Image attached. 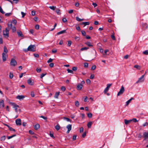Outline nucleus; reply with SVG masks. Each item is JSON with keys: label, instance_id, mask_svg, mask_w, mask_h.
<instances>
[{"label": "nucleus", "instance_id": "4468645a", "mask_svg": "<svg viewBox=\"0 0 148 148\" xmlns=\"http://www.w3.org/2000/svg\"><path fill=\"white\" fill-rule=\"evenodd\" d=\"M27 83L30 85H33L34 84V82H32L30 79H29L27 80Z\"/></svg>", "mask_w": 148, "mask_h": 148}, {"label": "nucleus", "instance_id": "bb28decb", "mask_svg": "<svg viewBox=\"0 0 148 148\" xmlns=\"http://www.w3.org/2000/svg\"><path fill=\"white\" fill-rule=\"evenodd\" d=\"M143 27V28H145L146 29L147 28L148 25L146 23H143L142 25Z\"/></svg>", "mask_w": 148, "mask_h": 148}, {"label": "nucleus", "instance_id": "9d476101", "mask_svg": "<svg viewBox=\"0 0 148 148\" xmlns=\"http://www.w3.org/2000/svg\"><path fill=\"white\" fill-rule=\"evenodd\" d=\"M15 122L17 125L19 126L21 125V120L20 119H16L15 121Z\"/></svg>", "mask_w": 148, "mask_h": 148}, {"label": "nucleus", "instance_id": "ddd939ff", "mask_svg": "<svg viewBox=\"0 0 148 148\" xmlns=\"http://www.w3.org/2000/svg\"><path fill=\"white\" fill-rule=\"evenodd\" d=\"M82 87L83 85L80 84L77 85V88L78 90H80L82 89Z\"/></svg>", "mask_w": 148, "mask_h": 148}, {"label": "nucleus", "instance_id": "a18cd8bd", "mask_svg": "<svg viewBox=\"0 0 148 148\" xmlns=\"http://www.w3.org/2000/svg\"><path fill=\"white\" fill-rule=\"evenodd\" d=\"M143 53L146 55H148V51L147 50H145L143 52Z\"/></svg>", "mask_w": 148, "mask_h": 148}, {"label": "nucleus", "instance_id": "412c9836", "mask_svg": "<svg viewBox=\"0 0 148 148\" xmlns=\"http://www.w3.org/2000/svg\"><path fill=\"white\" fill-rule=\"evenodd\" d=\"M34 129L36 130H38L40 128V125L38 124H36L34 126Z\"/></svg>", "mask_w": 148, "mask_h": 148}, {"label": "nucleus", "instance_id": "1a4fd4ad", "mask_svg": "<svg viewBox=\"0 0 148 148\" xmlns=\"http://www.w3.org/2000/svg\"><path fill=\"white\" fill-rule=\"evenodd\" d=\"M143 136L144 138L143 140H145L146 139L148 138V132H144Z\"/></svg>", "mask_w": 148, "mask_h": 148}, {"label": "nucleus", "instance_id": "c9c22d12", "mask_svg": "<svg viewBox=\"0 0 148 148\" xmlns=\"http://www.w3.org/2000/svg\"><path fill=\"white\" fill-rule=\"evenodd\" d=\"M75 105L77 107H78L79 106V104L78 101H75Z\"/></svg>", "mask_w": 148, "mask_h": 148}, {"label": "nucleus", "instance_id": "b1692460", "mask_svg": "<svg viewBox=\"0 0 148 148\" xmlns=\"http://www.w3.org/2000/svg\"><path fill=\"white\" fill-rule=\"evenodd\" d=\"M55 128L57 131L58 130L60 129V125L58 124L55 126Z\"/></svg>", "mask_w": 148, "mask_h": 148}, {"label": "nucleus", "instance_id": "20e7f679", "mask_svg": "<svg viewBox=\"0 0 148 148\" xmlns=\"http://www.w3.org/2000/svg\"><path fill=\"white\" fill-rule=\"evenodd\" d=\"M124 91V88L123 86H122L119 91L117 93V96H119L122 95Z\"/></svg>", "mask_w": 148, "mask_h": 148}, {"label": "nucleus", "instance_id": "c85d7f7f", "mask_svg": "<svg viewBox=\"0 0 148 148\" xmlns=\"http://www.w3.org/2000/svg\"><path fill=\"white\" fill-rule=\"evenodd\" d=\"M92 122H89L87 124V126L89 128H91L92 125Z\"/></svg>", "mask_w": 148, "mask_h": 148}, {"label": "nucleus", "instance_id": "680f3d73", "mask_svg": "<svg viewBox=\"0 0 148 148\" xmlns=\"http://www.w3.org/2000/svg\"><path fill=\"white\" fill-rule=\"evenodd\" d=\"M84 129L83 127H81L80 128L79 132L80 133H82Z\"/></svg>", "mask_w": 148, "mask_h": 148}, {"label": "nucleus", "instance_id": "8fccbe9b", "mask_svg": "<svg viewBox=\"0 0 148 148\" xmlns=\"http://www.w3.org/2000/svg\"><path fill=\"white\" fill-rule=\"evenodd\" d=\"M36 70L37 72L38 73H39L41 71V69H40H40L37 68L36 69Z\"/></svg>", "mask_w": 148, "mask_h": 148}, {"label": "nucleus", "instance_id": "a211bd4d", "mask_svg": "<svg viewBox=\"0 0 148 148\" xmlns=\"http://www.w3.org/2000/svg\"><path fill=\"white\" fill-rule=\"evenodd\" d=\"M134 99L133 97H132L130 99H129L128 101H127L126 103V104L125 105V106H127L130 103V101L133 99Z\"/></svg>", "mask_w": 148, "mask_h": 148}, {"label": "nucleus", "instance_id": "f257e3e1", "mask_svg": "<svg viewBox=\"0 0 148 148\" xmlns=\"http://www.w3.org/2000/svg\"><path fill=\"white\" fill-rule=\"evenodd\" d=\"M8 52L7 48L6 46H4V47L3 52L2 54V58L3 62H5L6 60V58L8 57L7 55L6 54Z\"/></svg>", "mask_w": 148, "mask_h": 148}, {"label": "nucleus", "instance_id": "58836bf2", "mask_svg": "<svg viewBox=\"0 0 148 148\" xmlns=\"http://www.w3.org/2000/svg\"><path fill=\"white\" fill-rule=\"evenodd\" d=\"M68 47H70L72 44V42L71 40H69L68 41Z\"/></svg>", "mask_w": 148, "mask_h": 148}, {"label": "nucleus", "instance_id": "603ef678", "mask_svg": "<svg viewBox=\"0 0 148 148\" xmlns=\"http://www.w3.org/2000/svg\"><path fill=\"white\" fill-rule=\"evenodd\" d=\"M67 71L68 73H73V71L72 70H70L69 69H67Z\"/></svg>", "mask_w": 148, "mask_h": 148}, {"label": "nucleus", "instance_id": "f8f14e48", "mask_svg": "<svg viewBox=\"0 0 148 148\" xmlns=\"http://www.w3.org/2000/svg\"><path fill=\"white\" fill-rule=\"evenodd\" d=\"M4 107V101L3 100H0V108H2Z\"/></svg>", "mask_w": 148, "mask_h": 148}, {"label": "nucleus", "instance_id": "37998d69", "mask_svg": "<svg viewBox=\"0 0 148 148\" xmlns=\"http://www.w3.org/2000/svg\"><path fill=\"white\" fill-rule=\"evenodd\" d=\"M61 89L62 91H64L66 90V88L65 87L62 86L61 87Z\"/></svg>", "mask_w": 148, "mask_h": 148}, {"label": "nucleus", "instance_id": "3c124183", "mask_svg": "<svg viewBox=\"0 0 148 148\" xmlns=\"http://www.w3.org/2000/svg\"><path fill=\"white\" fill-rule=\"evenodd\" d=\"M75 39L76 41H78L79 40L80 38L79 37L75 36Z\"/></svg>", "mask_w": 148, "mask_h": 148}, {"label": "nucleus", "instance_id": "13d9d810", "mask_svg": "<svg viewBox=\"0 0 148 148\" xmlns=\"http://www.w3.org/2000/svg\"><path fill=\"white\" fill-rule=\"evenodd\" d=\"M35 28L36 29H39V26L38 25H36L35 26Z\"/></svg>", "mask_w": 148, "mask_h": 148}, {"label": "nucleus", "instance_id": "f704fd0d", "mask_svg": "<svg viewBox=\"0 0 148 148\" xmlns=\"http://www.w3.org/2000/svg\"><path fill=\"white\" fill-rule=\"evenodd\" d=\"M88 49H89L88 47H85L82 48L81 49V51H83L84 50H86Z\"/></svg>", "mask_w": 148, "mask_h": 148}, {"label": "nucleus", "instance_id": "c756f323", "mask_svg": "<svg viewBox=\"0 0 148 148\" xmlns=\"http://www.w3.org/2000/svg\"><path fill=\"white\" fill-rule=\"evenodd\" d=\"M14 75L12 73L10 72L9 74V77L10 79H12Z\"/></svg>", "mask_w": 148, "mask_h": 148}, {"label": "nucleus", "instance_id": "72a5a7b5", "mask_svg": "<svg viewBox=\"0 0 148 148\" xmlns=\"http://www.w3.org/2000/svg\"><path fill=\"white\" fill-rule=\"evenodd\" d=\"M49 8L51 10H54L56 9V6H50L49 7Z\"/></svg>", "mask_w": 148, "mask_h": 148}, {"label": "nucleus", "instance_id": "a878e982", "mask_svg": "<svg viewBox=\"0 0 148 148\" xmlns=\"http://www.w3.org/2000/svg\"><path fill=\"white\" fill-rule=\"evenodd\" d=\"M76 20L79 22L81 21L84 20L83 19H81L80 18L78 17L77 16L76 17Z\"/></svg>", "mask_w": 148, "mask_h": 148}, {"label": "nucleus", "instance_id": "09e8293b", "mask_svg": "<svg viewBox=\"0 0 148 148\" xmlns=\"http://www.w3.org/2000/svg\"><path fill=\"white\" fill-rule=\"evenodd\" d=\"M8 128L10 131H13L14 132H15V129L12 127H10Z\"/></svg>", "mask_w": 148, "mask_h": 148}, {"label": "nucleus", "instance_id": "69168bd1", "mask_svg": "<svg viewBox=\"0 0 148 148\" xmlns=\"http://www.w3.org/2000/svg\"><path fill=\"white\" fill-rule=\"evenodd\" d=\"M40 118H42L43 119H44L45 120H47V118L46 117H45V116H40Z\"/></svg>", "mask_w": 148, "mask_h": 148}, {"label": "nucleus", "instance_id": "5fc2aeb1", "mask_svg": "<svg viewBox=\"0 0 148 148\" xmlns=\"http://www.w3.org/2000/svg\"><path fill=\"white\" fill-rule=\"evenodd\" d=\"M88 66V63H84V67L85 68H87Z\"/></svg>", "mask_w": 148, "mask_h": 148}, {"label": "nucleus", "instance_id": "2eb2a0df", "mask_svg": "<svg viewBox=\"0 0 148 148\" xmlns=\"http://www.w3.org/2000/svg\"><path fill=\"white\" fill-rule=\"evenodd\" d=\"M25 97L23 95H18L16 98L17 99L19 100H21L23 99Z\"/></svg>", "mask_w": 148, "mask_h": 148}, {"label": "nucleus", "instance_id": "6ab92c4d", "mask_svg": "<svg viewBox=\"0 0 148 148\" xmlns=\"http://www.w3.org/2000/svg\"><path fill=\"white\" fill-rule=\"evenodd\" d=\"M66 33V30H62V31L60 32H58L57 33V34L58 35H59L60 34H63L65 33Z\"/></svg>", "mask_w": 148, "mask_h": 148}, {"label": "nucleus", "instance_id": "338daca9", "mask_svg": "<svg viewBox=\"0 0 148 148\" xmlns=\"http://www.w3.org/2000/svg\"><path fill=\"white\" fill-rule=\"evenodd\" d=\"M49 66L51 67H53L54 66V64L53 63H51L49 64Z\"/></svg>", "mask_w": 148, "mask_h": 148}, {"label": "nucleus", "instance_id": "f3484780", "mask_svg": "<svg viewBox=\"0 0 148 148\" xmlns=\"http://www.w3.org/2000/svg\"><path fill=\"white\" fill-rule=\"evenodd\" d=\"M17 33L18 36L23 37V35L21 31L17 32Z\"/></svg>", "mask_w": 148, "mask_h": 148}, {"label": "nucleus", "instance_id": "49530a36", "mask_svg": "<svg viewBox=\"0 0 148 148\" xmlns=\"http://www.w3.org/2000/svg\"><path fill=\"white\" fill-rule=\"evenodd\" d=\"M12 28V31L13 32H15L16 31V28L15 27H13L11 28Z\"/></svg>", "mask_w": 148, "mask_h": 148}, {"label": "nucleus", "instance_id": "6e6552de", "mask_svg": "<svg viewBox=\"0 0 148 148\" xmlns=\"http://www.w3.org/2000/svg\"><path fill=\"white\" fill-rule=\"evenodd\" d=\"M112 85V84H108L107 85L106 87L105 88L104 90V92L105 94H106L108 91L109 88Z\"/></svg>", "mask_w": 148, "mask_h": 148}, {"label": "nucleus", "instance_id": "ea45409f", "mask_svg": "<svg viewBox=\"0 0 148 148\" xmlns=\"http://www.w3.org/2000/svg\"><path fill=\"white\" fill-rule=\"evenodd\" d=\"M0 12L3 14H5V12L3 11V9H2L1 7V6H0Z\"/></svg>", "mask_w": 148, "mask_h": 148}, {"label": "nucleus", "instance_id": "774afa93", "mask_svg": "<svg viewBox=\"0 0 148 148\" xmlns=\"http://www.w3.org/2000/svg\"><path fill=\"white\" fill-rule=\"evenodd\" d=\"M148 125V123L147 122H145L144 124H143V126L144 127L146 126H147Z\"/></svg>", "mask_w": 148, "mask_h": 148}, {"label": "nucleus", "instance_id": "423d86ee", "mask_svg": "<svg viewBox=\"0 0 148 148\" xmlns=\"http://www.w3.org/2000/svg\"><path fill=\"white\" fill-rule=\"evenodd\" d=\"M144 76L145 75H143L139 78L138 80L136 82V84H138L139 83L142 82H144L145 80Z\"/></svg>", "mask_w": 148, "mask_h": 148}, {"label": "nucleus", "instance_id": "4d7b16f0", "mask_svg": "<svg viewBox=\"0 0 148 148\" xmlns=\"http://www.w3.org/2000/svg\"><path fill=\"white\" fill-rule=\"evenodd\" d=\"M12 23L13 24H14L15 25H16V23H17L16 20L15 19L13 20Z\"/></svg>", "mask_w": 148, "mask_h": 148}, {"label": "nucleus", "instance_id": "c03bdc74", "mask_svg": "<svg viewBox=\"0 0 148 148\" xmlns=\"http://www.w3.org/2000/svg\"><path fill=\"white\" fill-rule=\"evenodd\" d=\"M96 66L95 65H93L92 67H91V70H95V69H96Z\"/></svg>", "mask_w": 148, "mask_h": 148}, {"label": "nucleus", "instance_id": "aec40b11", "mask_svg": "<svg viewBox=\"0 0 148 148\" xmlns=\"http://www.w3.org/2000/svg\"><path fill=\"white\" fill-rule=\"evenodd\" d=\"M8 27L7 28L9 29H11L12 28V24L11 22H8Z\"/></svg>", "mask_w": 148, "mask_h": 148}, {"label": "nucleus", "instance_id": "4c0bfd02", "mask_svg": "<svg viewBox=\"0 0 148 148\" xmlns=\"http://www.w3.org/2000/svg\"><path fill=\"white\" fill-rule=\"evenodd\" d=\"M87 116L89 118H91L92 117V114L91 113H88L87 114Z\"/></svg>", "mask_w": 148, "mask_h": 148}, {"label": "nucleus", "instance_id": "e433bc0d", "mask_svg": "<svg viewBox=\"0 0 148 148\" xmlns=\"http://www.w3.org/2000/svg\"><path fill=\"white\" fill-rule=\"evenodd\" d=\"M5 139V136H4L2 137H1V141H4Z\"/></svg>", "mask_w": 148, "mask_h": 148}, {"label": "nucleus", "instance_id": "7c9ffc66", "mask_svg": "<svg viewBox=\"0 0 148 148\" xmlns=\"http://www.w3.org/2000/svg\"><path fill=\"white\" fill-rule=\"evenodd\" d=\"M16 136V134H14V135H12L10 136H8L7 137V138L8 139H10L12 138L13 137Z\"/></svg>", "mask_w": 148, "mask_h": 148}, {"label": "nucleus", "instance_id": "4be33fe9", "mask_svg": "<svg viewBox=\"0 0 148 148\" xmlns=\"http://www.w3.org/2000/svg\"><path fill=\"white\" fill-rule=\"evenodd\" d=\"M89 22H83L82 24V25H84V26H85L87 25H89Z\"/></svg>", "mask_w": 148, "mask_h": 148}, {"label": "nucleus", "instance_id": "a19ab883", "mask_svg": "<svg viewBox=\"0 0 148 148\" xmlns=\"http://www.w3.org/2000/svg\"><path fill=\"white\" fill-rule=\"evenodd\" d=\"M12 14L11 13H6L5 14V16H9Z\"/></svg>", "mask_w": 148, "mask_h": 148}, {"label": "nucleus", "instance_id": "5701e85b", "mask_svg": "<svg viewBox=\"0 0 148 148\" xmlns=\"http://www.w3.org/2000/svg\"><path fill=\"white\" fill-rule=\"evenodd\" d=\"M85 44L87 45H88L89 47H92L93 45L91 44L90 42H86L85 43Z\"/></svg>", "mask_w": 148, "mask_h": 148}, {"label": "nucleus", "instance_id": "473e14b6", "mask_svg": "<svg viewBox=\"0 0 148 148\" xmlns=\"http://www.w3.org/2000/svg\"><path fill=\"white\" fill-rule=\"evenodd\" d=\"M134 67L139 70L141 68L140 66L137 65H134Z\"/></svg>", "mask_w": 148, "mask_h": 148}, {"label": "nucleus", "instance_id": "6e6d98bb", "mask_svg": "<svg viewBox=\"0 0 148 148\" xmlns=\"http://www.w3.org/2000/svg\"><path fill=\"white\" fill-rule=\"evenodd\" d=\"M86 82L87 84H90L91 81L89 79H86Z\"/></svg>", "mask_w": 148, "mask_h": 148}, {"label": "nucleus", "instance_id": "7ed1b4c3", "mask_svg": "<svg viewBox=\"0 0 148 148\" xmlns=\"http://www.w3.org/2000/svg\"><path fill=\"white\" fill-rule=\"evenodd\" d=\"M29 51L34 52L36 51V46L34 45H31L28 47Z\"/></svg>", "mask_w": 148, "mask_h": 148}, {"label": "nucleus", "instance_id": "052dcab7", "mask_svg": "<svg viewBox=\"0 0 148 148\" xmlns=\"http://www.w3.org/2000/svg\"><path fill=\"white\" fill-rule=\"evenodd\" d=\"M32 15L34 16L35 14V11H32L31 12Z\"/></svg>", "mask_w": 148, "mask_h": 148}, {"label": "nucleus", "instance_id": "9b49d317", "mask_svg": "<svg viewBox=\"0 0 148 148\" xmlns=\"http://www.w3.org/2000/svg\"><path fill=\"white\" fill-rule=\"evenodd\" d=\"M66 128L68 129L66 132L68 134L69 133L70 131L71 130L72 125L71 124H69L66 126Z\"/></svg>", "mask_w": 148, "mask_h": 148}, {"label": "nucleus", "instance_id": "79ce46f5", "mask_svg": "<svg viewBox=\"0 0 148 148\" xmlns=\"http://www.w3.org/2000/svg\"><path fill=\"white\" fill-rule=\"evenodd\" d=\"M46 74V73H42L41 75H40V78H43V77H44L45 75Z\"/></svg>", "mask_w": 148, "mask_h": 148}, {"label": "nucleus", "instance_id": "393cba45", "mask_svg": "<svg viewBox=\"0 0 148 148\" xmlns=\"http://www.w3.org/2000/svg\"><path fill=\"white\" fill-rule=\"evenodd\" d=\"M60 92H56L55 94L54 97L55 98H58V96L59 95Z\"/></svg>", "mask_w": 148, "mask_h": 148}, {"label": "nucleus", "instance_id": "cd10ccee", "mask_svg": "<svg viewBox=\"0 0 148 148\" xmlns=\"http://www.w3.org/2000/svg\"><path fill=\"white\" fill-rule=\"evenodd\" d=\"M63 119L64 120H66L67 121H69L71 122V120L69 118L67 117H64L63 118Z\"/></svg>", "mask_w": 148, "mask_h": 148}, {"label": "nucleus", "instance_id": "0e129e2a", "mask_svg": "<svg viewBox=\"0 0 148 148\" xmlns=\"http://www.w3.org/2000/svg\"><path fill=\"white\" fill-rule=\"evenodd\" d=\"M111 38H112V39L114 40H115V36H114V35L113 34L111 36Z\"/></svg>", "mask_w": 148, "mask_h": 148}, {"label": "nucleus", "instance_id": "dca6fc26", "mask_svg": "<svg viewBox=\"0 0 148 148\" xmlns=\"http://www.w3.org/2000/svg\"><path fill=\"white\" fill-rule=\"evenodd\" d=\"M132 121V120H127V119H124V122L125 124L127 125L129 124Z\"/></svg>", "mask_w": 148, "mask_h": 148}, {"label": "nucleus", "instance_id": "f03ea898", "mask_svg": "<svg viewBox=\"0 0 148 148\" xmlns=\"http://www.w3.org/2000/svg\"><path fill=\"white\" fill-rule=\"evenodd\" d=\"M9 29L8 28H6L5 31H3V35L5 38H8L9 37Z\"/></svg>", "mask_w": 148, "mask_h": 148}, {"label": "nucleus", "instance_id": "0eeeda50", "mask_svg": "<svg viewBox=\"0 0 148 148\" xmlns=\"http://www.w3.org/2000/svg\"><path fill=\"white\" fill-rule=\"evenodd\" d=\"M11 104L13 106V108H15V111L16 112H17V108L19 107V106L16 104L14 103H11Z\"/></svg>", "mask_w": 148, "mask_h": 148}, {"label": "nucleus", "instance_id": "e2e57ef3", "mask_svg": "<svg viewBox=\"0 0 148 148\" xmlns=\"http://www.w3.org/2000/svg\"><path fill=\"white\" fill-rule=\"evenodd\" d=\"M53 59L50 58L49 59V60L47 61V62L48 63H49L52 62L53 61Z\"/></svg>", "mask_w": 148, "mask_h": 148}, {"label": "nucleus", "instance_id": "2f4dec72", "mask_svg": "<svg viewBox=\"0 0 148 148\" xmlns=\"http://www.w3.org/2000/svg\"><path fill=\"white\" fill-rule=\"evenodd\" d=\"M56 12L57 14L58 15H60L61 14V13L60 12V10L59 9H56Z\"/></svg>", "mask_w": 148, "mask_h": 148}, {"label": "nucleus", "instance_id": "bf43d9fd", "mask_svg": "<svg viewBox=\"0 0 148 148\" xmlns=\"http://www.w3.org/2000/svg\"><path fill=\"white\" fill-rule=\"evenodd\" d=\"M76 137H77L76 135H73V138H72L73 140H75L76 139Z\"/></svg>", "mask_w": 148, "mask_h": 148}, {"label": "nucleus", "instance_id": "864d4df0", "mask_svg": "<svg viewBox=\"0 0 148 148\" xmlns=\"http://www.w3.org/2000/svg\"><path fill=\"white\" fill-rule=\"evenodd\" d=\"M132 121H133L134 122L136 123L138 121L135 118L133 119H131Z\"/></svg>", "mask_w": 148, "mask_h": 148}, {"label": "nucleus", "instance_id": "de8ad7c7", "mask_svg": "<svg viewBox=\"0 0 148 148\" xmlns=\"http://www.w3.org/2000/svg\"><path fill=\"white\" fill-rule=\"evenodd\" d=\"M81 32L83 36H86V33L84 31H82Z\"/></svg>", "mask_w": 148, "mask_h": 148}, {"label": "nucleus", "instance_id": "39448f33", "mask_svg": "<svg viewBox=\"0 0 148 148\" xmlns=\"http://www.w3.org/2000/svg\"><path fill=\"white\" fill-rule=\"evenodd\" d=\"M16 62L15 59L12 58L11 59L10 62V65L11 66H14L16 65Z\"/></svg>", "mask_w": 148, "mask_h": 148}]
</instances>
